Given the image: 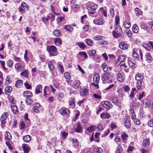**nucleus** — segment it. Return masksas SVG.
<instances>
[{
	"instance_id": "bf43d9fd",
	"label": "nucleus",
	"mask_w": 153,
	"mask_h": 153,
	"mask_svg": "<svg viewBox=\"0 0 153 153\" xmlns=\"http://www.w3.org/2000/svg\"><path fill=\"white\" fill-rule=\"evenodd\" d=\"M47 17L49 19H49L51 20V22L54 21L55 19V16L53 15H48Z\"/></svg>"
},
{
	"instance_id": "20e7f679",
	"label": "nucleus",
	"mask_w": 153,
	"mask_h": 153,
	"mask_svg": "<svg viewBox=\"0 0 153 153\" xmlns=\"http://www.w3.org/2000/svg\"><path fill=\"white\" fill-rule=\"evenodd\" d=\"M109 73L108 72L103 74L101 76L102 79L104 81H107V82H111V80L109 76Z\"/></svg>"
},
{
	"instance_id": "a19ab883",
	"label": "nucleus",
	"mask_w": 153,
	"mask_h": 153,
	"mask_svg": "<svg viewBox=\"0 0 153 153\" xmlns=\"http://www.w3.org/2000/svg\"><path fill=\"white\" fill-rule=\"evenodd\" d=\"M20 75L21 76H24L25 77H28L29 76V74L27 71L26 70L24 71L23 72L20 73Z\"/></svg>"
},
{
	"instance_id": "e2e57ef3",
	"label": "nucleus",
	"mask_w": 153,
	"mask_h": 153,
	"mask_svg": "<svg viewBox=\"0 0 153 153\" xmlns=\"http://www.w3.org/2000/svg\"><path fill=\"white\" fill-rule=\"evenodd\" d=\"M53 34L56 36H59L60 34V33L59 30L57 29H56L54 30Z\"/></svg>"
},
{
	"instance_id": "e433bc0d",
	"label": "nucleus",
	"mask_w": 153,
	"mask_h": 153,
	"mask_svg": "<svg viewBox=\"0 0 153 153\" xmlns=\"http://www.w3.org/2000/svg\"><path fill=\"white\" fill-rule=\"evenodd\" d=\"M121 137L123 140L126 141L127 140L128 135L125 132H124L122 133L121 135Z\"/></svg>"
},
{
	"instance_id": "774afa93",
	"label": "nucleus",
	"mask_w": 153,
	"mask_h": 153,
	"mask_svg": "<svg viewBox=\"0 0 153 153\" xmlns=\"http://www.w3.org/2000/svg\"><path fill=\"white\" fill-rule=\"evenodd\" d=\"M149 126L152 127L153 126V119L150 120L148 123Z\"/></svg>"
},
{
	"instance_id": "4468645a",
	"label": "nucleus",
	"mask_w": 153,
	"mask_h": 153,
	"mask_svg": "<svg viewBox=\"0 0 153 153\" xmlns=\"http://www.w3.org/2000/svg\"><path fill=\"white\" fill-rule=\"evenodd\" d=\"M22 146L24 153H28L30 148L29 146L27 144H22Z\"/></svg>"
},
{
	"instance_id": "603ef678",
	"label": "nucleus",
	"mask_w": 153,
	"mask_h": 153,
	"mask_svg": "<svg viewBox=\"0 0 153 153\" xmlns=\"http://www.w3.org/2000/svg\"><path fill=\"white\" fill-rule=\"evenodd\" d=\"M25 86L27 89H31V86L28 83L26 82L24 84Z\"/></svg>"
},
{
	"instance_id": "6e6d98bb",
	"label": "nucleus",
	"mask_w": 153,
	"mask_h": 153,
	"mask_svg": "<svg viewBox=\"0 0 153 153\" xmlns=\"http://www.w3.org/2000/svg\"><path fill=\"white\" fill-rule=\"evenodd\" d=\"M145 96V92L143 91L142 93H141L139 94L138 98L139 100H141L143 97Z\"/></svg>"
},
{
	"instance_id": "f704fd0d",
	"label": "nucleus",
	"mask_w": 153,
	"mask_h": 153,
	"mask_svg": "<svg viewBox=\"0 0 153 153\" xmlns=\"http://www.w3.org/2000/svg\"><path fill=\"white\" fill-rule=\"evenodd\" d=\"M111 101L114 104L116 105H118L119 102L118 98L116 97H113L112 98Z\"/></svg>"
},
{
	"instance_id": "b1692460",
	"label": "nucleus",
	"mask_w": 153,
	"mask_h": 153,
	"mask_svg": "<svg viewBox=\"0 0 153 153\" xmlns=\"http://www.w3.org/2000/svg\"><path fill=\"white\" fill-rule=\"evenodd\" d=\"M80 84V81L79 80H76L75 82L73 83V87L74 88L76 89L79 87Z\"/></svg>"
},
{
	"instance_id": "864d4df0",
	"label": "nucleus",
	"mask_w": 153,
	"mask_h": 153,
	"mask_svg": "<svg viewBox=\"0 0 153 153\" xmlns=\"http://www.w3.org/2000/svg\"><path fill=\"white\" fill-rule=\"evenodd\" d=\"M51 9L52 12L54 13L56 15H59V13L56 12H55V8L53 6H51Z\"/></svg>"
},
{
	"instance_id": "c85d7f7f",
	"label": "nucleus",
	"mask_w": 153,
	"mask_h": 153,
	"mask_svg": "<svg viewBox=\"0 0 153 153\" xmlns=\"http://www.w3.org/2000/svg\"><path fill=\"white\" fill-rule=\"evenodd\" d=\"M132 31L135 33H137L139 30V27L136 24H134L133 25L132 28Z\"/></svg>"
},
{
	"instance_id": "37998d69",
	"label": "nucleus",
	"mask_w": 153,
	"mask_h": 153,
	"mask_svg": "<svg viewBox=\"0 0 153 153\" xmlns=\"http://www.w3.org/2000/svg\"><path fill=\"white\" fill-rule=\"evenodd\" d=\"M143 81H138L137 82V88L138 90L142 89Z\"/></svg>"
},
{
	"instance_id": "c756f323",
	"label": "nucleus",
	"mask_w": 153,
	"mask_h": 153,
	"mask_svg": "<svg viewBox=\"0 0 153 153\" xmlns=\"http://www.w3.org/2000/svg\"><path fill=\"white\" fill-rule=\"evenodd\" d=\"M150 143L149 140L147 138L145 139L143 142V144L144 146L146 147L149 145Z\"/></svg>"
},
{
	"instance_id": "f3484780",
	"label": "nucleus",
	"mask_w": 153,
	"mask_h": 153,
	"mask_svg": "<svg viewBox=\"0 0 153 153\" xmlns=\"http://www.w3.org/2000/svg\"><path fill=\"white\" fill-rule=\"evenodd\" d=\"M146 60L148 63H150L152 60V58L151 56L150 53L147 52L146 53L145 55Z\"/></svg>"
},
{
	"instance_id": "09e8293b",
	"label": "nucleus",
	"mask_w": 153,
	"mask_h": 153,
	"mask_svg": "<svg viewBox=\"0 0 153 153\" xmlns=\"http://www.w3.org/2000/svg\"><path fill=\"white\" fill-rule=\"evenodd\" d=\"M48 68L51 71L54 70V66L52 64V63L51 61L49 62L48 63Z\"/></svg>"
},
{
	"instance_id": "69168bd1",
	"label": "nucleus",
	"mask_w": 153,
	"mask_h": 153,
	"mask_svg": "<svg viewBox=\"0 0 153 153\" xmlns=\"http://www.w3.org/2000/svg\"><path fill=\"white\" fill-rule=\"evenodd\" d=\"M132 56L134 58H135L136 59H138V54L134 51H133L132 53Z\"/></svg>"
},
{
	"instance_id": "4be33fe9",
	"label": "nucleus",
	"mask_w": 153,
	"mask_h": 153,
	"mask_svg": "<svg viewBox=\"0 0 153 153\" xmlns=\"http://www.w3.org/2000/svg\"><path fill=\"white\" fill-rule=\"evenodd\" d=\"M96 51L95 50H92L88 51V54L92 58L94 59V56H95L96 53Z\"/></svg>"
},
{
	"instance_id": "5fc2aeb1",
	"label": "nucleus",
	"mask_w": 153,
	"mask_h": 153,
	"mask_svg": "<svg viewBox=\"0 0 153 153\" xmlns=\"http://www.w3.org/2000/svg\"><path fill=\"white\" fill-rule=\"evenodd\" d=\"M7 64L8 66L10 67H11L13 65V62L12 60L10 59L7 61Z\"/></svg>"
},
{
	"instance_id": "7c9ffc66",
	"label": "nucleus",
	"mask_w": 153,
	"mask_h": 153,
	"mask_svg": "<svg viewBox=\"0 0 153 153\" xmlns=\"http://www.w3.org/2000/svg\"><path fill=\"white\" fill-rule=\"evenodd\" d=\"M100 79V76L98 74H96L94 75L93 76V80L96 84L99 82V80Z\"/></svg>"
},
{
	"instance_id": "a18cd8bd",
	"label": "nucleus",
	"mask_w": 153,
	"mask_h": 153,
	"mask_svg": "<svg viewBox=\"0 0 153 153\" xmlns=\"http://www.w3.org/2000/svg\"><path fill=\"white\" fill-rule=\"evenodd\" d=\"M25 100L26 103L27 105H31L33 101L31 98H30L29 99H25Z\"/></svg>"
},
{
	"instance_id": "f8f14e48",
	"label": "nucleus",
	"mask_w": 153,
	"mask_h": 153,
	"mask_svg": "<svg viewBox=\"0 0 153 153\" xmlns=\"http://www.w3.org/2000/svg\"><path fill=\"white\" fill-rule=\"evenodd\" d=\"M97 7V5H94L93 3L92 4H88L87 6V8L88 10L92 11L95 10Z\"/></svg>"
},
{
	"instance_id": "49530a36",
	"label": "nucleus",
	"mask_w": 153,
	"mask_h": 153,
	"mask_svg": "<svg viewBox=\"0 0 153 153\" xmlns=\"http://www.w3.org/2000/svg\"><path fill=\"white\" fill-rule=\"evenodd\" d=\"M142 46L148 51H149L151 49L150 46L146 43L143 44L142 45Z\"/></svg>"
},
{
	"instance_id": "f03ea898",
	"label": "nucleus",
	"mask_w": 153,
	"mask_h": 153,
	"mask_svg": "<svg viewBox=\"0 0 153 153\" xmlns=\"http://www.w3.org/2000/svg\"><path fill=\"white\" fill-rule=\"evenodd\" d=\"M112 33L113 37L116 39L121 36L122 34H123L121 27L120 26L116 27L115 29L112 31Z\"/></svg>"
},
{
	"instance_id": "338daca9",
	"label": "nucleus",
	"mask_w": 153,
	"mask_h": 153,
	"mask_svg": "<svg viewBox=\"0 0 153 153\" xmlns=\"http://www.w3.org/2000/svg\"><path fill=\"white\" fill-rule=\"evenodd\" d=\"M102 37V36L97 35L94 36V39L96 40H100L101 39Z\"/></svg>"
},
{
	"instance_id": "c9c22d12",
	"label": "nucleus",
	"mask_w": 153,
	"mask_h": 153,
	"mask_svg": "<svg viewBox=\"0 0 153 153\" xmlns=\"http://www.w3.org/2000/svg\"><path fill=\"white\" fill-rule=\"evenodd\" d=\"M94 153H102V149L100 147H96L94 149Z\"/></svg>"
},
{
	"instance_id": "58836bf2",
	"label": "nucleus",
	"mask_w": 153,
	"mask_h": 153,
	"mask_svg": "<svg viewBox=\"0 0 153 153\" xmlns=\"http://www.w3.org/2000/svg\"><path fill=\"white\" fill-rule=\"evenodd\" d=\"M81 94L82 96H85L86 95L88 94L87 89L85 88L81 90Z\"/></svg>"
},
{
	"instance_id": "680f3d73",
	"label": "nucleus",
	"mask_w": 153,
	"mask_h": 153,
	"mask_svg": "<svg viewBox=\"0 0 153 153\" xmlns=\"http://www.w3.org/2000/svg\"><path fill=\"white\" fill-rule=\"evenodd\" d=\"M110 127L112 129H113L117 128V126L116 124L114 122L112 123L110 125Z\"/></svg>"
},
{
	"instance_id": "79ce46f5",
	"label": "nucleus",
	"mask_w": 153,
	"mask_h": 153,
	"mask_svg": "<svg viewBox=\"0 0 153 153\" xmlns=\"http://www.w3.org/2000/svg\"><path fill=\"white\" fill-rule=\"evenodd\" d=\"M101 68L104 72H106L108 70V67L107 65L105 63H103L101 65Z\"/></svg>"
},
{
	"instance_id": "bb28decb",
	"label": "nucleus",
	"mask_w": 153,
	"mask_h": 153,
	"mask_svg": "<svg viewBox=\"0 0 153 153\" xmlns=\"http://www.w3.org/2000/svg\"><path fill=\"white\" fill-rule=\"evenodd\" d=\"M82 130V126L80 125V123H78L77 126V128L76 129V132L77 133H81Z\"/></svg>"
},
{
	"instance_id": "ddd939ff",
	"label": "nucleus",
	"mask_w": 153,
	"mask_h": 153,
	"mask_svg": "<svg viewBox=\"0 0 153 153\" xmlns=\"http://www.w3.org/2000/svg\"><path fill=\"white\" fill-rule=\"evenodd\" d=\"M60 113L62 115L67 116L69 115L70 113V111L68 109L64 108H62L61 110Z\"/></svg>"
},
{
	"instance_id": "7ed1b4c3",
	"label": "nucleus",
	"mask_w": 153,
	"mask_h": 153,
	"mask_svg": "<svg viewBox=\"0 0 153 153\" xmlns=\"http://www.w3.org/2000/svg\"><path fill=\"white\" fill-rule=\"evenodd\" d=\"M8 115V114L7 112H5L3 113L0 118V120L1 122L2 125L1 126L3 127L4 126L3 124H5L6 123V120L7 119Z\"/></svg>"
},
{
	"instance_id": "393cba45",
	"label": "nucleus",
	"mask_w": 153,
	"mask_h": 153,
	"mask_svg": "<svg viewBox=\"0 0 153 153\" xmlns=\"http://www.w3.org/2000/svg\"><path fill=\"white\" fill-rule=\"evenodd\" d=\"M140 27L144 30H147L148 29V27L146 24L144 22H141L140 23Z\"/></svg>"
},
{
	"instance_id": "9d476101",
	"label": "nucleus",
	"mask_w": 153,
	"mask_h": 153,
	"mask_svg": "<svg viewBox=\"0 0 153 153\" xmlns=\"http://www.w3.org/2000/svg\"><path fill=\"white\" fill-rule=\"evenodd\" d=\"M19 9L20 12L24 11L25 10H27V5L25 3H22L21 7H19Z\"/></svg>"
},
{
	"instance_id": "6e6552de",
	"label": "nucleus",
	"mask_w": 153,
	"mask_h": 153,
	"mask_svg": "<svg viewBox=\"0 0 153 153\" xmlns=\"http://www.w3.org/2000/svg\"><path fill=\"white\" fill-rule=\"evenodd\" d=\"M94 23L98 25H102L104 22L103 19H95L93 21Z\"/></svg>"
},
{
	"instance_id": "1a4fd4ad",
	"label": "nucleus",
	"mask_w": 153,
	"mask_h": 153,
	"mask_svg": "<svg viewBox=\"0 0 153 153\" xmlns=\"http://www.w3.org/2000/svg\"><path fill=\"white\" fill-rule=\"evenodd\" d=\"M33 111L36 113H38L39 112L40 109V105L38 103H36L33 106Z\"/></svg>"
},
{
	"instance_id": "423d86ee",
	"label": "nucleus",
	"mask_w": 153,
	"mask_h": 153,
	"mask_svg": "<svg viewBox=\"0 0 153 153\" xmlns=\"http://www.w3.org/2000/svg\"><path fill=\"white\" fill-rule=\"evenodd\" d=\"M101 104L103 107L109 109L112 108L113 107V105L111 103L107 101H102Z\"/></svg>"
},
{
	"instance_id": "6ab92c4d",
	"label": "nucleus",
	"mask_w": 153,
	"mask_h": 153,
	"mask_svg": "<svg viewBox=\"0 0 153 153\" xmlns=\"http://www.w3.org/2000/svg\"><path fill=\"white\" fill-rule=\"evenodd\" d=\"M124 77L120 73H118L117 74V79L120 82H123L124 80Z\"/></svg>"
},
{
	"instance_id": "a211bd4d",
	"label": "nucleus",
	"mask_w": 153,
	"mask_h": 153,
	"mask_svg": "<svg viewBox=\"0 0 153 153\" xmlns=\"http://www.w3.org/2000/svg\"><path fill=\"white\" fill-rule=\"evenodd\" d=\"M119 46L120 48L123 50L127 49L128 47V44L123 42L120 43L119 44Z\"/></svg>"
},
{
	"instance_id": "de8ad7c7",
	"label": "nucleus",
	"mask_w": 153,
	"mask_h": 153,
	"mask_svg": "<svg viewBox=\"0 0 153 153\" xmlns=\"http://www.w3.org/2000/svg\"><path fill=\"white\" fill-rule=\"evenodd\" d=\"M123 24L125 27L126 28H130L131 25V24L130 22H124Z\"/></svg>"
},
{
	"instance_id": "9b49d317",
	"label": "nucleus",
	"mask_w": 153,
	"mask_h": 153,
	"mask_svg": "<svg viewBox=\"0 0 153 153\" xmlns=\"http://www.w3.org/2000/svg\"><path fill=\"white\" fill-rule=\"evenodd\" d=\"M15 67L16 70L20 71H23L24 69V67L20 63H16Z\"/></svg>"
},
{
	"instance_id": "3c124183",
	"label": "nucleus",
	"mask_w": 153,
	"mask_h": 153,
	"mask_svg": "<svg viewBox=\"0 0 153 153\" xmlns=\"http://www.w3.org/2000/svg\"><path fill=\"white\" fill-rule=\"evenodd\" d=\"M125 59V57L123 55H120L119 56L118 58L117 59V62L120 61L121 62H123Z\"/></svg>"
},
{
	"instance_id": "8fccbe9b",
	"label": "nucleus",
	"mask_w": 153,
	"mask_h": 153,
	"mask_svg": "<svg viewBox=\"0 0 153 153\" xmlns=\"http://www.w3.org/2000/svg\"><path fill=\"white\" fill-rule=\"evenodd\" d=\"M94 126L93 125H91L90 127L87 128H86V130L89 132H91L94 129Z\"/></svg>"
},
{
	"instance_id": "2f4dec72",
	"label": "nucleus",
	"mask_w": 153,
	"mask_h": 153,
	"mask_svg": "<svg viewBox=\"0 0 153 153\" xmlns=\"http://www.w3.org/2000/svg\"><path fill=\"white\" fill-rule=\"evenodd\" d=\"M11 111L15 114H16L18 113L17 106L15 105H11Z\"/></svg>"
},
{
	"instance_id": "13d9d810",
	"label": "nucleus",
	"mask_w": 153,
	"mask_h": 153,
	"mask_svg": "<svg viewBox=\"0 0 153 153\" xmlns=\"http://www.w3.org/2000/svg\"><path fill=\"white\" fill-rule=\"evenodd\" d=\"M109 12L110 13L111 16L112 17H113L115 15L114 8H110L109 10Z\"/></svg>"
},
{
	"instance_id": "5701e85b",
	"label": "nucleus",
	"mask_w": 153,
	"mask_h": 153,
	"mask_svg": "<svg viewBox=\"0 0 153 153\" xmlns=\"http://www.w3.org/2000/svg\"><path fill=\"white\" fill-rule=\"evenodd\" d=\"M135 79L137 81H142L143 79V76L140 73H138L136 74Z\"/></svg>"
},
{
	"instance_id": "4c0bfd02",
	"label": "nucleus",
	"mask_w": 153,
	"mask_h": 153,
	"mask_svg": "<svg viewBox=\"0 0 153 153\" xmlns=\"http://www.w3.org/2000/svg\"><path fill=\"white\" fill-rule=\"evenodd\" d=\"M23 83V81L22 80H19L16 81L15 83V86L17 88H18L21 86Z\"/></svg>"
},
{
	"instance_id": "473e14b6",
	"label": "nucleus",
	"mask_w": 153,
	"mask_h": 153,
	"mask_svg": "<svg viewBox=\"0 0 153 153\" xmlns=\"http://www.w3.org/2000/svg\"><path fill=\"white\" fill-rule=\"evenodd\" d=\"M136 91L137 90L135 88H133L132 89L131 91L130 94L129 96L130 99L133 98H134L135 96L134 92H136Z\"/></svg>"
},
{
	"instance_id": "f257e3e1",
	"label": "nucleus",
	"mask_w": 153,
	"mask_h": 153,
	"mask_svg": "<svg viewBox=\"0 0 153 153\" xmlns=\"http://www.w3.org/2000/svg\"><path fill=\"white\" fill-rule=\"evenodd\" d=\"M46 49L50 56H55L57 55V49L55 46L48 45L47 46Z\"/></svg>"
},
{
	"instance_id": "a878e982",
	"label": "nucleus",
	"mask_w": 153,
	"mask_h": 153,
	"mask_svg": "<svg viewBox=\"0 0 153 153\" xmlns=\"http://www.w3.org/2000/svg\"><path fill=\"white\" fill-rule=\"evenodd\" d=\"M31 137L30 135H26L23 137V140L25 142L28 143L31 140Z\"/></svg>"
},
{
	"instance_id": "ea45409f",
	"label": "nucleus",
	"mask_w": 153,
	"mask_h": 153,
	"mask_svg": "<svg viewBox=\"0 0 153 153\" xmlns=\"http://www.w3.org/2000/svg\"><path fill=\"white\" fill-rule=\"evenodd\" d=\"M122 148L120 145H119L116 148L115 153H122Z\"/></svg>"
},
{
	"instance_id": "0e129e2a",
	"label": "nucleus",
	"mask_w": 153,
	"mask_h": 153,
	"mask_svg": "<svg viewBox=\"0 0 153 153\" xmlns=\"http://www.w3.org/2000/svg\"><path fill=\"white\" fill-rule=\"evenodd\" d=\"M78 45L79 47L82 49H84L85 47V45L84 44V43L83 42H79Z\"/></svg>"
},
{
	"instance_id": "39448f33",
	"label": "nucleus",
	"mask_w": 153,
	"mask_h": 153,
	"mask_svg": "<svg viewBox=\"0 0 153 153\" xmlns=\"http://www.w3.org/2000/svg\"><path fill=\"white\" fill-rule=\"evenodd\" d=\"M23 96L25 99H29L32 97L33 94L32 93L29 91H24L22 94Z\"/></svg>"
},
{
	"instance_id": "72a5a7b5",
	"label": "nucleus",
	"mask_w": 153,
	"mask_h": 153,
	"mask_svg": "<svg viewBox=\"0 0 153 153\" xmlns=\"http://www.w3.org/2000/svg\"><path fill=\"white\" fill-rule=\"evenodd\" d=\"M134 10L137 16H139L142 15V12L140 8L136 7L134 9Z\"/></svg>"
},
{
	"instance_id": "c03bdc74",
	"label": "nucleus",
	"mask_w": 153,
	"mask_h": 153,
	"mask_svg": "<svg viewBox=\"0 0 153 153\" xmlns=\"http://www.w3.org/2000/svg\"><path fill=\"white\" fill-rule=\"evenodd\" d=\"M85 42L88 46H91L93 45V41L90 39H86Z\"/></svg>"
},
{
	"instance_id": "aec40b11",
	"label": "nucleus",
	"mask_w": 153,
	"mask_h": 153,
	"mask_svg": "<svg viewBox=\"0 0 153 153\" xmlns=\"http://www.w3.org/2000/svg\"><path fill=\"white\" fill-rule=\"evenodd\" d=\"M100 116L102 119H108L110 117L111 115L109 114L102 113L101 114Z\"/></svg>"
},
{
	"instance_id": "dca6fc26",
	"label": "nucleus",
	"mask_w": 153,
	"mask_h": 153,
	"mask_svg": "<svg viewBox=\"0 0 153 153\" xmlns=\"http://www.w3.org/2000/svg\"><path fill=\"white\" fill-rule=\"evenodd\" d=\"M54 44L56 46H59L62 44V40L61 39L59 38H54Z\"/></svg>"
},
{
	"instance_id": "052dcab7",
	"label": "nucleus",
	"mask_w": 153,
	"mask_h": 153,
	"mask_svg": "<svg viewBox=\"0 0 153 153\" xmlns=\"http://www.w3.org/2000/svg\"><path fill=\"white\" fill-rule=\"evenodd\" d=\"M79 54L80 55L82 56H84L87 59L88 57V56L86 53L85 51L81 52H79Z\"/></svg>"
},
{
	"instance_id": "4d7b16f0",
	"label": "nucleus",
	"mask_w": 153,
	"mask_h": 153,
	"mask_svg": "<svg viewBox=\"0 0 153 153\" xmlns=\"http://www.w3.org/2000/svg\"><path fill=\"white\" fill-rule=\"evenodd\" d=\"M64 76L65 77L68 79H69L71 78V76L70 73L68 72H65L64 74Z\"/></svg>"
},
{
	"instance_id": "cd10ccee",
	"label": "nucleus",
	"mask_w": 153,
	"mask_h": 153,
	"mask_svg": "<svg viewBox=\"0 0 153 153\" xmlns=\"http://www.w3.org/2000/svg\"><path fill=\"white\" fill-rule=\"evenodd\" d=\"M64 29L68 31L71 32L73 31V28L70 25H66L64 27Z\"/></svg>"
},
{
	"instance_id": "0eeeda50",
	"label": "nucleus",
	"mask_w": 153,
	"mask_h": 153,
	"mask_svg": "<svg viewBox=\"0 0 153 153\" xmlns=\"http://www.w3.org/2000/svg\"><path fill=\"white\" fill-rule=\"evenodd\" d=\"M69 108H74L75 106V100L74 98H71L69 101Z\"/></svg>"
},
{
	"instance_id": "2eb2a0df",
	"label": "nucleus",
	"mask_w": 153,
	"mask_h": 153,
	"mask_svg": "<svg viewBox=\"0 0 153 153\" xmlns=\"http://www.w3.org/2000/svg\"><path fill=\"white\" fill-rule=\"evenodd\" d=\"M42 86L41 85H38L35 88V94H38L42 92Z\"/></svg>"
},
{
	"instance_id": "412c9836",
	"label": "nucleus",
	"mask_w": 153,
	"mask_h": 153,
	"mask_svg": "<svg viewBox=\"0 0 153 153\" xmlns=\"http://www.w3.org/2000/svg\"><path fill=\"white\" fill-rule=\"evenodd\" d=\"M12 90V88L10 86H7L5 88V93L7 95L10 94Z\"/></svg>"
}]
</instances>
